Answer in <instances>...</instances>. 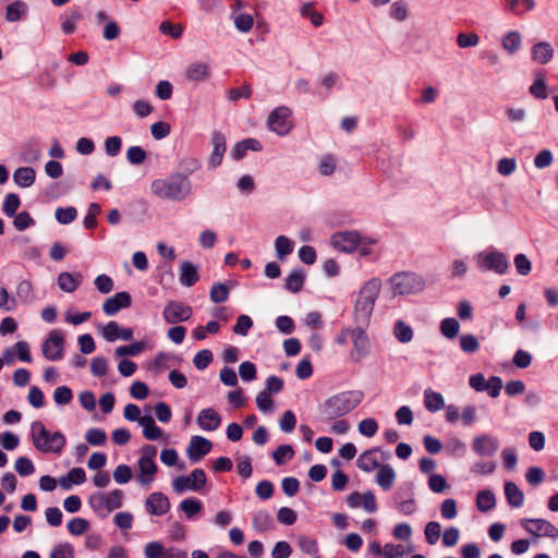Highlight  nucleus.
<instances>
[{
  "instance_id": "f257e3e1",
  "label": "nucleus",
  "mask_w": 558,
  "mask_h": 558,
  "mask_svg": "<svg viewBox=\"0 0 558 558\" xmlns=\"http://www.w3.org/2000/svg\"><path fill=\"white\" fill-rule=\"evenodd\" d=\"M361 390L343 391L331 396L319 408L323 422H331L352 412L363 400Z\"/></svg>"
},
{
  "instance_id": "f03ea898",
  "label": "nucleus",
  "mask_w": 558,
  "mask_h": 558,
  "mask_svg": "<svg viewBox=\"0 0 558 558\" xmlns=\"http://www.w3.org/2000/svg\"><path fill=\"white\" fill-rule=\"evenodd\" d=\"M380 280L373 278L360 289L354 301L352 319L355 325L368 326L375 302L380 292Z\"/></svg>"
},
{
  "instance_id": "7ed1b4c3",
  "label": "nucleus",
  "mask_w": 558,
  "mask_h": 558,
  "mask_svg": "<svg viewBox=\"0 0 558 558\" xmlns=\"http://www.w3.org/2000/svg\"><path fill=\"white\" fill-rule=\"evenodd\" d=\"M150 189L159 198L180 202L191 193V182L186 175L177 173L154 180Z\"/></svg>"
},
{
  "instance_id": "20e7f679",
  "label": "nucleus",
  "mask_w": 558,
  "mask_h": 558,
  "mask_svg": "<svg viewBox=\"0 0 558 558\" xmlns=\"http://www.w3.org/2000/svg\"><path fill=\"white\" fill-rule=\"evenodd\" d=\"M31 428L33 445L40 452L59 454L66 445V438L61 432L51 434L40 421L33 422Z\"/></svg>"
},
{
  "instance_id": "39448f33",
  "label": "nucleus",
  "mask_w": 558,
  "mask_h": 558,
  "mask_svg": "<svg viewBox=\"0 0 558 558\" xmlns=\"http://www.w3.org/2000/svg\"><path fill=\"white\" fill-rule=\"evenodd\" d=\"M123 492L114 489L108 494L96 493L90 496L89 504L100 519L107 518L114 509L122 506Z\"/></svg>"
},
{
  "instance_id": "423d86ee",
  "label": "nucleus",
  "mask_w": 558,
  "mask_h": 558,
  "mask_svg": "<svg viewBox=\"0 0 558 558\" xmlns=\"http://www.w3.org/2000/svg\"><path fill=\"white\" fill-rule=\"evenodd\" d=\"M207 482L206 473L203 469H194L189 476H178L172 481V488L177 494H183L186 490L201 492Z\"/></svg>"
},
{
  "instance_id": "0eeeda50",
  "label": "nucleus",
  "mask_w": 558,
  "mask_h": 558,
  "mask_svg": "<svg viewBox=\"0 0 558 558\" xmlns=\"http://www.w3.org/2000/svg\"><path fill=\"white\" fill-rule=\"evenodd\" d=\"M391 284L395 294L404 295L421 291L424 287V281L415 274L400 272L392 276Z\"/></svg>"
},
{
  "instance_id": "6e6552de",
  "label": "nucleus",
  "mask_w": 558,
  "mask_h": 558,
  "mask_svg": "<svg viewBox=\"0 0 558 558\" xmlns=\"http://www.w3.org/2000/svg\"><path fill=\"white\" fill-rule=\"evenodd\" d=\"M156 454L157 448L153 445H145L142 448V457L138 459V468L141 471L138 482L143 485L149 484L157 472V464L155 462Z\"/></svg>"
},
{
  "instance_id": "1a4fd4ad",
  "label": "nucleus",
  "mask_w": 558,
  "mask_h": 558,
  "mask_svg": "<svg viewBox=\"0 0 558 558\" xmlns=\"http://www.w3.org/2000/svg\"><path fill=\"white\" fill-rule=\"evenodd\" d=\"M366 327L367 326L356 325L355 328L352 329L353 349L350 352V356L355 362H360L369 353L371 341L365 332Z\"/></svg>"
},
{
  "instance_id": "9d476101",
  "label": "nucleus",
  "mask_w": 558,
  "mask_h": 558,
  "mask_svg": "<svg viewBox=\"0 0 558 558\" xmlns=\"http://www.w3.org/2000/svg\"><path fill=\"white\" fill-rule=\"evenodd\" d=\"M43 355L49 361H58L63 357L64 338L59 330L49 332L47 339L43 343Z\"/></svg>"
},
{
  "instance_id": "9b49d317",
  "label": "nucleus",
  "mask_w": 558,
  "mask_h": 558,
  "mask_svg": "<svg viewBox=\"0 0 558 558\" xmlns=\"http://www.w3.org/2000/svg\"><path fill=\"white\" fill-rule=\"evenodd\" d=\"M291 110L288 107H278L270 112L267 123L271 131L278 135H286L291 129L290 123Z\"/></svg>"
},
{
  "instance_id": "f8f14e48",
  "label": "nucleus",
  "mask_w": 558,
  "mask_h": 558,
  "mask_svg": "<svg viewBox=\"0 0 558 558\" xmlns=\"http://www.w3.org/2000/svg\"><path fill=\"white\" fill-rule=\"evenodd\" d=\"M193 310L189 305L177 301H170L166 304L162 316L168 324H177L179 322H186L191 318Z\"/></svg>"
},
{
  "instance_id": "ddd939ff",
  "label": "nucleus",
  "mask_w": 558,
  "mask_h": 558,
  "mask_svg": "<svg viewBox=\"0 0 558 558\" xmlns=\"http://www.w3.org/2000/svg\"><path fill=\"white\" fill-rule=\"evenodd\" d=\"M361 243V235L356 231L337 232L331 236V244L341 252H353Z\"/></svg>"
},
{
  "instance_id": "4468645a",
  "label": "nucleus",
  "mask_w": 558,
  "mask_h": 558,
  "mask_svg": "<svg viewBox=\"0 0 558 558\" xmlns=\"http://www.w3.org/2000/svg\"><path fill=\"white\" fill-rule=\"evenodd\" d=\"M377 453H380L384 460L390 458L389 452L381 451L378 447H374L359 456L356 460L357 468L367 473L379 469L381 465L379 463V459L377 458Z\"/></svg>"
},
{
  "instance_id": "2eb2a0df",
  "label": "nucleus",
  "mask_w": 558,
  "mask_h": 558,
  "mask_svg": "<svg viewBox=\"0 0 558 558\" xmlns=\"http://www.w3.org/2000/svg\"><path fill=\"white\" fill-rule=\"evenodd\" d=\"M213 444L203 436H192L186 454L192 462H198L210 452Z\"/></svg>"
},
{
  "instance_id": "dca6fc26",
  "label": "nucleus",
  "mask_w": 558,
  "mask_h": 558,
  "mask_svg": "<svg viewBox=\"0 0 558 558\" xmlns=\"http://www.w3.org/2000/svg\"><path fill=\"white\" fill-rule=\"evenodd\" d=\"M132 304V298L129 292L122 291L108 298L102 304V311L108 316L116 315L120 310L128 308Z\"/></svg>"
},
{
  "instance_id": "f3484780",
  "label": "nucleus",
  "mask_w": 558,
  "mask_h": 558,
  "mask_svg": "<svg viewBox=\"0 0 558 558\" xmlns=\"http://www.w3.org/2000/svg\"><path fill=\"white\" fill-rule=\"evenodd\" d=\"M213 150L209 157L208 166L216 169L222 162L223 155L227 149L226 136L219 131H215L211 135Z\"/></svg>"
},
{
  "instance_id": "a211bd4d",
  "label": "nucleus",
  "mask_w": 558,
  "mask_h": 558,
  "mask_svg": "<svg viewBox=\"0 0 558 558\" xmlns=\"http://www.w3.org/2000/svg\"><path fill=\"white\" fill-rule=\"evenodd\" d=\"M145 509L149 514L161 515L169 511L170 502L166 495L155 492L147 497Z\"/></svg>"
},
{
  "instance_id": "6ab92c4d",
  "label": "nucleus",
  "mask_w": 558,
  "mask_h": 558,
  "mask_svg": "<svg viewBox=\"0 0 558 558\" xmlns=\"http://www.w3.org/2000/svg\"><path fill=\"white\" fill-rule=\"evenodd\" d=\"M102 337L109 342H113L117 339L130 341L133 339V329L121 328L117 322L111 320L104 326Z\"/></svg>"
},
{
  "instance_id": "aec40b11",
  "label": "nucleus",
  "mask_w": 558,
  "mask_h": 558,
  "mask_svg": "<svg viewBox=\"0 0 558 558\" xmlns=\"http://www.w3.org/2000/svg\"><path fill=\"white\" fill-rule=\"evenodd\" d=\"M220 415L211 408L203 409L197 416V424L201 429L213 432L219 428Z\"/></svg>"
},
{
  "instance_id": "412c9836",
  "label": "nucleus",
  "mask_w": 558,
  "mask_h": 558,
  "mask_svg": "<svg viewBox=\"0 0 558 558\" xmlns=\"http://www.w3.org/2000/svg\"><path fill=\"white\" fill-rule=\"evenodd\" d=\"M181 361L182 359L175 354L159 352L156 354L153 364L149 366V369H154L156 374H159L175 366Z\"/></svg>"
},
{
  "instance_id": "4be33fe9",
  "label": "nucleus",
  "mask_w": 558,
  "mask_h": 558,
  "mask_svg": "<svg viewBox=\"0 0 558 558\" xmlns=\"http://www.w3.org/2000/svg\"><path fill=\"white\" fill-rule=\"evenodd\" d=\"M247 150L259 151L262 144L255 138H245L238 142L231 149V157L234 160H241L246 155Z\"/></svg>"
},
{
  "instance_id": "5701e85b",
  "label": "nucleus",
  "mask_w": 558,
  "mask_h": 558,
  "mask_svg": "<svg viewBox=\"0 0 558 558\" xmlns=\"http://www.w3.org/2000/svg\"><path fill=\"white\" fill-rule=\"evenodd\" d=\"M83 277L81 274H71L63 271L58 276L59 288L68 293L74 292L82 283Z\"/></svg>"
},
{
  "instance_id": "b1692460",
  "label": "nucleus",
  "mask_w": 558,
  "mask_h": 558,
  "mask_svg": "<svg viewBox=\"0 0 558 558\" xmlns=\"http://www.w3.org/2000/svg\"><path fill=\"white\" fill-rule=\"evenodd\" d=\"M532 536L531 542H537L543 536L556 538L558 536L557 525H522Z\"/></svg>"
},
{
  "instance_id": "393cba45",
  "label": "nucleus",
  "mask_w": 558,
  "mask_h": 558,
  "mask_svg": "<svg viewBox=\"0 0 558 558\" xmlns=\"http://www.w3.org/2000/svg\"><path fill=\"white\" fill-rule=\"evenodd\" d=\"M36 172L31 167H21L13 172V181L20 187H29L34 184Z\"/></svg>"
},
{
  "instance_id": "a878e982",
  "label": "nucleus",
  "mask_w": 558,
  "mask_h": 558,
  "mask_svg": "<svg viewBox=\"0 0 558 558\" xmlns=\"http://www.w3.org/2000/svg\"><path fill=\"white\" fill-rule=\"evenodd\" d=\"M396 481V472L389 464H383L378 469L376 483L384 489L389 490Z\"/></svg>"
},
{
  "instance_id": "bb28decb",
  "label": "nucleus",
  "mask_w": 558,
  "mask_h": 558,
  "mask_svg": "<svg viewBox=\"0 0 558 558\" xmlns=\"http://www.w3.org/2000/svg\"><path fill=\"white\" fill-rule=\"evenodd\" d=\"M295 541H296V544H298L300 550L303 554H306V555L313 556V557L318 555L319 546H318L317 538H315L313 536L305 535V534H300V535L295 536Z\"/></svg>"
},
{
  "instance_id": "cd10ccee",
  "label": "nucleus",
  "mask_w": 558,
  "mask_h": 558,
  "mask_svg": "<svg viewBox=\"0 0 558 558\" xmlns=\"http://www.w3.org/2000/svg\"><path fill=\"white\" fill-rule=\"evenodd\" d=\"M86 481L85 471L82 468L71 469L66 476L60 478V485L63 489H71L72 485H80Z\"/></svg>"
},
{
  "instance_id": "c85d7f7f",
  "label": "nucleus",
  "mask_w": 558,
  "mask_h": 558,
  "mask_svg": "<svg viewBox=\"0 0 558 558\" xmlns=\"http://www.w3.org/2000/svg\"><path fill=\"white\" fill-rule=\"evenodd\" d=\"M140 424L143 426V435L148 440H157L162 436V430L158 427L151 415H145L140 418Z\"/></svg>"
},
{
  "instance_id": "c756f323",
  "label": "nucleus",
  "mask_w": 558,
  "mask_h": 558,
  "mask_svg": "<svg viewBox=\"0 0 558 558\" xmlns=\"http://www.w3.org/2000/svg\"><path fill=\"white\" fill-rule=\"evenodd\" d=\"M199 277L196 267L191 262H183L181 264L180 282L185 287H193Z\"/></svg>"
},
{
  "instance_id": "7c9ffc66",
  "label": "nucleus",
  "mask_w": 558,
  "mask_h": 558,
  "mask_svg": "<svg viewBox=\"0 0 558 558\" xmlns=\"http://www.w3.org/2000/svg\"><path fill=\"white\" fill-rule=\"evenodd\" d=\"M305 272L301 268L293 269L286 279V289L292 293H298L303 289Z\"/></svg>"
},
{
  "instance_id": "2f4dec72",
  "label": "nucleus",
  "mask_w": 558,
  "mask_h": 558,
  "mask_svg": "<svg viewBox=\"0 0 558 558\" xmlns=\"http://www.w3.org/2000/svg\"><path fill=\"white\" fill-rule=\"evenodd\" d=\"M185 76L193 82L205 81L209 76V66L206 63H193L186 69Z\"/></svg>"
},
{
  "instance_id": "473e14b6",
  "label": "nucleus",
  "mask_w": 558,
  "mask_h": 558,
  "mask_svg": "<svg viewBox=\"0 0 558 558\" xmlns=\"http://www.w3.org/2000/svg\"><path fill=\"white\" fill-rule=\"evenodd\" d=\"M424 405L429 412H436L445 407V401L439 392L427 389L424 391Z\"/></svg>"
},
{
  "instance_id": "72a5a7b5",
  "label": "nucleus",
  "mask_w": 558,
  "mask_h": 558,
  "mask_svg": "<svg viewBox=\"0 0 558 558\" xmlns=\"http://www.w3.org/2000/svg\"><path fill=\"white\" fill-rule=\"evenodd\" d=\"M179 509L185 513L187 520H195V515L203 509V504L196 498H186L180 502Z\"/></svg>"
},
{
  "instance_id": "f704fd0d",
  "label": "nucleus",
  "mask_w": 558,
  "mask_h": 558,
  "mask_svg": "<svg viewBox=\"0 0 558 558\" xmlns=\"http://www.w3.org/2000/svg\"><path fill=\"white\" fill-rule=\"evenodd\" d=\"M83 17L78 10H68L64 13V20L61 24V29L65 34H73L76 29V23Z\"/></svg>"
},
{
  "instance_id": "c9c22d12",
  "label": "nucleus",
  "mask_w": 558,
  "mask_h": 558,
  "mask_svg": "<svg viewBox=\"0 0 558 558\" xmlns=\"http://www.w3.org/2000/svg\"><path fill=\"white\" fill-rule=\"evenodd\" d=\"M413 548L411 546H405L402 544H386L384 546V557L385 558H403L408 554L412 553Z\"/></svg>"
},
{
  "instance_id": "e433bc0d",
  "label": "nucleus",
  "mask_w": 558,
  "mask_h": 558,
  "mask_svg": "<svg viewBox=\"0 0 558 558\" xmlns=\"http://www.w3.org/2000/svg\"><path fill=\"white\" fill-rule=\"evenodd\" d=\"M393 335L401 343H408L413 339V329L402 320H398L393 327Z\"/></svg>"
},
{
  "instance_id": "4c0bfd02",
  "label": "nucleus",
  "mask_w": 558,
  "mask_h": 558,
  "mask_svg": "<svg viewBox=\"0 0 558 558\" xmlns=\"http://www.w3.org/2000/svg\"><path fill=\"white\" fill-rule=\"evenodd\" d=\"M275 248L277 257L279 259H284L286 256L292 253L293 242L284 235H279L275 241Z\"/></svg>"
},
{
  "instance_id": "58836bf2",
  "label": "nucleus",
  "mask_w": 558,
  "mask_h": 558,
  "mask_svg": "<svg viewBox=\"0 0 558 558\" xmlns=\"http://www.w3.org/2000/svg\"><path fill=\"white\" fill-rule=\"evenodd\" d=\"M209 298L214 303H223L229 298V288L222 282H216L210 288Z\"/></svg>"
},
{
  "instance_id": "ea45409f",
  "label": "nucleus",
  "mask_w": 558,
  "mask_h": 558,
  "mask_svg": "<svg viewBox=\"0 0 558 558\" xmlns=\"http://www.w3.org/2000/svg\"><path fill=\"white\" fill-rule=\"evenodd\" d=\"M294 456V450L290 445H280L272 452V459L277 465L284 464L288 460H291Z\"/></svg>"
},
{
  "instance_id": "a19ab883",
  "label": "nucleus",
  "mask_w": 558,
  "mask_h": 558,
  "mask_svg": "<svg viewBox=\"0 0 558 558\" xmlns=\"http://www.w3.org/2000/svg\"><path fill=\"white\" fill-rule=\"evenodd\" d=\"M301 15L310 19L315 27H319L324 23V16L320 12L313 9V3H305L301 7Z\"/></svg>"
},
{
  "instance_id": "79ce46f5",
  "label": "nucleus",
  "mask_w": 558,
  "mask_h": 558,
  "mask_svg": "<svg viewBox=\"0 0 558 558\" xmlns=\"http://www.w3.org/2000/svg\"><path fill=\"white\" fill-rule=\"evenodd\" d=\"M460 329V324L456 318H445L440 323V331L442 336H445L448 339L454 338Z\"/></svg>"
},
{
  "instance_id": "37998d69",
  "label": "nucleus",
  "mask_w": 558,
  "mask_h": 558,
  "mask_svg": "<svg viewBox=\"0 0 558 558\" xmlns=\"http://www.w3.org/2000/svg\"><path fill=\"white\" fill-rule=\"evenodd\" d=\"M54 216L59 223L69 225L76 219L77 210L73 206L66 208L59 207L56 209Z\"/></svg>"
},
{
  "instance_id": "c03bdc74",
  "label": "nucleus",
  "mask_w": 558,
  "mask_h": 558,
  "mask_svg": "<svg viewBox=\"0 0 558 558\" xmlns=\"http://www.w3.org/2000/svg\"><path fill=\"white\" fill-rule=\"evenodd\" d=\"M213 360V352L208 349H203L195 354L193 363L197 369L203 371L209 366Z\"/></svg>"
},
{
  "instance_id": "a18cd8bd",
  "label": "nucleus",
  "mask_w": 558,
  "mask_h": 558,
  "mask_svg": "<svg viewBox=\"0 0 558 558\" xmlns=\"http://www.w3.org/2000/svg\"><path fill=\"white\" fill-rule=\"evenodd\" d=\"M21 205L17 194L9 193L3 202L2 210L8 217H13Z\"/></svg>"
},
{
  "instance_id": "49530a36",
  "label": "nucleus",
  "mask_w": 558,
  "mask_h": 558,
  "mask_svg": "<svg viewBox=\"0 0 558 558\" xmlns=\"http://www.w3.org/2000/svg\"><path fill=\"white\" fill-rule=\"evenodd\" d=\"M234 26L241 33H248L254 25V19L251 14L240 13L234 16Z\"/></svg>"
},
{
  "instance_id": "de8ad7c7",
  "label": "nucleus",
  "mask_w": 558,
  "mask_h": 558,
  "mask_svg": "<svg viewBox=\"0 0 558 558\" xmlns=\"http://www.w3.org/2000/svg\"><path fill=\"white\" fill-rule=\"evenodd\" d=\"M26 4L23 1H15L7 7L5 19L9 22L21 20L22 14L25 12Z\"/></svg>"
},
{
  "instance_id": "09e8293b",
  "label": "nucleus",
  "mask_w": 558,
  "mask_h": 558,
  "mask_svg": "<svg viewBox=\"0 0 558 558\" xmlns=\"http://www.w3.org/2000/svg\"><path fill=\"white\" fill-rule=\"evenodd\" d=\"M145 349V343L142 341L133 342L129 345H121L116 350L118 356H136Z\"/></svg>"
},
{
  "instance_id": "8fccbe9b",
  "label": "nucleus",
  "mask_w": 558,
  "mask_h": 558,
  "mask_svg": "<svg viewBox=\"0 0 558 558\" xmlns=\"http://www.w3.org/2000/svg\"><path fill=\"white\" fill-rule=\"evenodd\" d=\"M14 468L21 476H28L35 472L34 463L26 457L17 458Z\"/></svg>"
},
{
  "instance_id": "3c124183",
  "label": "nucleus",
  "mask_w": 558,
  "mask_h": 558,
  "mask_svg": "<svg viewBox=\"0 0 558 558\" xmlns=\"http://www.w3.org/2000/svg\"><path fill=\"white\" fill-rule=\"evenodd\" d=\"M252 326H253L252 318L247 315L242 314L236 318V323L232 327V330L236 335L246 336L248 333V330L252 328Z\"/></svg>"
},
{
  "instance_id": "603ef678",
  "label": "nucleus",
  "mask_w": 558,
  "mask_h": 558,
  "mask_svg": "<svg viewBox=\"0 0 558 558\" xmlns=\"http://www.w3.org/2000/svg\"><path fill=\"white\" fill-rule=\"evenodd\" d=\"M73 399L72 390L68 386L57 387L53 392V400L59 405H65Z\"/></svg>"
},
{
  "instance_id": "864d4df0",
  "label": "nucleus",
  "mask_w": 558,
  "mask_h": 558,
  "mask_svg": "<svg viewBox=\"0 0 558 558\" xmlns=\"http://www.w3.org/2000/svg\"><path fill=\"white\" fill-rule=\"evenodd\" d=\"M359 432L365 437H373L378 430V424L376 420L367 417L359 423Z\"/></svg>"
},
{
  "instance_id": "5fc2aeb1",
  "label": "nucleus",
  "mask_w": 558,
  "mask_h": 558,
  "mask_svg": "<svg viewBox=\"0 0 558 558\" xmlns=\"http://www.w3.org/2000/svg\"><path fill=\"white\" fill-rule=\"evenodd\" d=\"M147 157L146 151L141 146H131L126 151V159L131 165H141Z\"/></svg>"
},
{
  "instance_id": "6e6d98bb",
  "label": "nucleus",
  "mask_w": 558,
  "mask_h": 558,
  "mask_svg": "<svg viewBox=\"0 0 558 558\" xmlns=\"http://www.w3.org/2000/svg\"><path fill=\"white\" fill-rule=\"evenodd\" d=\"M90 372L95 377H102L108 372V361L104 356H96L90 362Z\"/></svg>"
},
{
  "instance_id": "4d7b16f0",
  "label": "nucleus",
  "mask_w": 558,
  "mask_h": 558,
  "mask_svg": "<svg viewBox=\"0 0 558 558\" xmlns=\"http://www.w3.org/2000/svg\"><path fill=\"white\" fill-rule=\"evenodd\" d=\"M14 216L15 218L13 225L19 231H24L25 229L35 225V220L32 218L28 211H21Z\"/></svg>"
},
{
  "instance_id": "13d9d810",
  "label": "nucleus",
  "mask_w": 558,
  "mask_h": 558,
  "mask_svg": "<svg viewBox=\"0 0 558 558\" xmlns=\"http://www.w3.org/2000/svg\"><path fill=\"white\" fill-rule=\"evenodd\" d=\"M85 438L92 446H100L106 441L107 435L100 428H89L86 432Z\"/></svg>"
},
{
  "instance_id": "bf43d9fd",
  "label": "nucleus",
  "mask_w": 558,
  "mask_h": 558,
  "mask_svg": "<svg viewBox=\"0 0 558 558\" xmlns=\"http://www.w3.org/2000/svg\"><path fill=\"white\" fill-rule=\"evenodd\" d=\"M239 374L242 380L252 381L256 378V366L250 361L242 362L239 366Z\"/></svg>"
},
{
  "instance_id": "052dcab7",
  "label": "nucleus",
  "mask_w": 558,
  "mask_h": 558,
  "mask_svg": "<svg viewBox=\"0 0 558 558\" xmlns=\"http://www.w3.org/2000/svg\"><path fill=\"white\" fill-rule=\"evenodd\" d=\"M122 140L120 136H109L105 141V149L107 155L116 157L120 154Z\"/></svg>"
},
{
  "instance_id": "680f3d73",
  "label": "nucleus",
  "mask_w": 558,
  "mask_h": 558,
  "mask_svg": "<svg viewBox=\"0 0 558 558\" xmlns=\"http://www.w3.org/2000/svg\"><path fill=\"white\" fill-rule=\"evenodd\" d=\"M50 558H74V549L69 543L59 544L51 550Z\"/></svg>"
},
{
  "instance_id": "e2e57ef3",
  "label": "nucleus",
  "mask_w": 558,
  "mask_h": 558,
  "mask_svg": "<svg viewBox=\"0 0 558 558\" xmlns=\"http://www.w3.org/2000/svg\"><path fill=\"white\" fill-rule=\"evenodd\" d=\"M132 478V470L126 464H120L113 471V480L119 484H125Z\"/></svg>"
},
{
  "instance_id": "0e129e2a",
  "label": "nucleus",
  "mask_w": 558,
  "mask_h": 558,
  "mask_svg": "<svg viewBox=\"0 0 558 558\" xmlns=\"http://www.w3.org/2000/svg\"><path fill=\"white\" fill-rule=\"evenodd\" d=\"M281 488L287 496L293 497L294 495L298 494L300 489V482L298 481V478L292 476L284 477L281 481Z\"/></svg>"
},
{
  "instance_id": "69168bd1",
  "label": "nucleus",
  "mask_w": 558,
  "mask_h": 558,
  "mask_svg": "<svg viewBox=\"0 0 558 558\" xmlns=\"http://www.w3.org/2000/svg\"><path fill=\"white\" fill-rule=\"evenodd\" d=\"M29 404L36 409L43 408L45 404V396L37 386H32L27 396Z\"/></svg>"
},
{
  "instance_id": "338daca9",
  "label": "nucleus",
  "mask_w": 558,
  "mask_h": 558,
  "mask_svg": "<svg viewBox=\"0 0 558 558\" xmlns=\"http://www.w3.org/2000/svg\"><path fill=\"white\" fill-rule=\"evenodd\" d=\"M276 327L284 335H290L294 331L295 325L290 316L281 315L276 319Z\"/></svg>"
},
{
  "instance_id": "774afa93",
  "label": "nucleus",
  "mask_w": 558,
  "mask_h": 558,
  "mask_svg": "<svg viewBox=\"0 0 558 558\" xmlns=\"http://www.w3.org/2000/svg\"><path fill=\"white\" fill-rule=\"evenodd\" d=\"M292 554L291 546L288 542L280 541L276 543L272 548L271 557L272 558H289Z\"/></svg>"
}]
</instances>
